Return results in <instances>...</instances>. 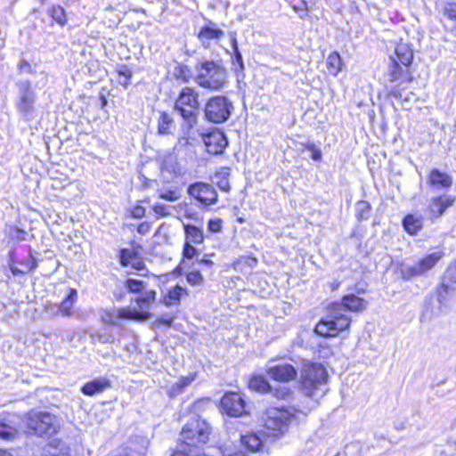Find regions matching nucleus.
<instances>
[{
	"label": "nucleus",
	"mask_w": 456,
	"mask_h": 456,
	"mask_svg": "<svg viewBox=\"0 0 456 456\" xmlns=\"http://www.w3.org/2000/svg\"><path fill=\"white\" fill-rule=\"evenodd\" d=\"M367 305L363 298L354 294L343 297L341 302L331 305L329 315L316 325L315 333L322 337L337 336L350 326L351 318L346 314V312H362Z\"/></svg>",
	"instance_id": "obj_1"
},
{
	"label": "nucleus",
	"mask_w": 456,
	"mask_h": 456,
	"mask_svg": "<svg viewBox=\"0 0 456 456\" xmlns=\"http://www.w3.org/2000/svg\"><path fill=\"white\" fill-rule=\"evenodd\" d=\"M195 82L211 91L224 89L228 83V73L222 61H200L195 66Z\"/></svg>",
	"instance_id": "obj_2"
},
{
	"label": "nucleus",
	"mask_w": 456,
	"mask_h": 456,
	"mask_svg": "<svg viewBox=\"0 0 456 456\" xmlns=\"http://www.w3.org/2000/svg\"><path fill=\"white\" fill-rule=\"evenodd\" d=\"M413 60V52L410 45L405 43H399L395 48L394 55H390L389 66L387 77L391 83L397 86L410 83L412 76L410 71V65Z\"/></svg>",
	"instance_id": "obj_3"
},
{
	"label": "nucleus",
	"mask_w": 456,
	"mask_h": 456,
	"mask_svg": "<svg viewBox=\"0 0 456 456\" xmlns=\"http://www.w3.org/2000/svg\"><path fill=\"white\" fill-rule=\"evenodd\" d=\"M328 373L320 363L305 362L300 376L302 393L314 399L322 397L327 392Z\"/></svg>",
	"instance_id": "obj_4"
},
{
	"label": "nucleus",
	"mask_w": 456,
	"mask_h": 456,
	"mask_svg": "<svg viewBox=\"0 0 456 456\" xmlns=\"http://www.w3.org/2000/svg\"><path fill=\"white\" fill-rule=\"evenodd\" d=\"M211 434V428L209 424L202 419L200 417L196 416L192 418L183 428L181 432L182 444L178 450H194L193 447L200 446L206 444Z\"/></svg>",
	"instance_id": "obj_5"
},
{
	"label": "nucleus",
	"mask_w": 456,
	"mask_h": 456,
	"mask_svg": "<svg viewBox=\"0 0 456 456\" xmlns=\"http://www.w3.org/2000/svg\"><path fill=\"white\" fill-rule=\"evenodd\" d=\"M199 93L191 87H184L175 103V110L192 126L197 120L199 110Z\"/></svg>",
	"instance_id": "obj_6"
},
{
	"label": "nucleus",
	"mask_w": 456,
	"mask_h": 456,
	"mask_svg": "<svg viewBox=\"0 0 456 456\" xmlns=\"http://www.w3.org/2000/svg\"><path fill=\"white\" fill-rule=\"evenodd\" d=\"M27 426L37 436H53L61 428L60 419L46 411H30Z\"/></svg>",
	"instance_id": "obj_7"
},
{
	"label": "nucleus",
	"mask_w": 456,
	"mask_h": 456,
	"mask_svg": "<svg viewBox=\"0 0 456 456\" xmlns=\"http://www.w3.org/2000/svg\"><path fill=\"white\" fill-rule=\"evenodd\" d=\"M233 110V104L229 98L224 95H216L207 101L204 115L208 121L221 124L229 119Z\"/></svg>",
	"instance_id": "obj_8"
},
{
	"label": "nucleus",
	"mask_w": 456,
	"mask_h": 456,
	"mask_svg": "<svg viewBox=\"0 0 456 456\" xmlns=\"http://www.w3.org/2000/svg\"><path fill=\"white\" fill-rule=\"evenodd\" d=\"M291 418V413L284 408L271 407L265 411L262 420L264 426L276 436V433H284L288 430Z\"/></svg>",
	"instance_id": "obj_9"
},
{
	"label": "nucleus",
	"mask_w": 456,
	"mask_h": 456,
	"mask_svg": "<svg viewBox=\"0 0 456 456\" xmlns=\"http://www.w3.org/2000/svg\"><path fill=\"white\" fill-rule=\"evenodd\" d=\"M36 94L31 90L28 82L24 84L20 92V101L17 103V109L20 115L28 121L36 118Z\"/></svg>",
	"instance_id": "obj_10"
},
{
	"label": "nucleus",
	"mask_w": 456,
	"mask_h": 456,
	"mask_svg": "<svg viewBox=\"0 0 456 456\" xmlns=\"http://www.w3.org/2000/svg\"><path fill=\"white\" fill-rule=\"evenodd\" d=\"M188 193L205 206H210L217 201V192L214 187L205 183H196L188 188Z\"/></svg>",
	"instance_id": "obj_11"
},
{
	"label": "nucleus",
	"mask_w": 456,
	"mask_h": 456,
	"mask_svg": "<svg viewBox=\"0 0 456 456\" xmlns=\"http://www.w3.org/2000/svg\"><path fill=\"white\" fill-rule=\"evenodd\" d=\"M149 317L146 312H138L135 309L129 307L120 308L113 312H106L102 315V321L105 323L118 326L120 325L121 320L131 319V320H145Z\"/></svg>",
	"instance_id": "obj_12"
},
{
	"label": "nucleus",
	"mask_w": 456,
	"mask_h": 456,
	"mask_svg": "<svg viewBox=\"0 0 456 456\" xmlns=\"http://www.w3.org/2000/svg\"><path fill=\"white\" fill-rule=\"evenodd\" d=\"M224 412L232 417H239L246 413L245 401L238 393L225 394L221 400Z\"/></svg>",
	"instance_id": "obj_13"
},
{
	"label": "nucleus",
	"mask_w": 456,
	"mask_h": 456,
	"mask_svg": "<svg viewBox=\"0 0 456 456\" xmlns=\"http://www.w3.org/2000/svg\"><path fill=\"white\" fill-rule=\"evenodd\" d=\"M203 142L207 151L214 155L223 153L224 149L228 146V140L225 134L220 130H214L204 135Z\"/></svg>",
	"instance_id": "obj_14"
},
{
	"label": "nucleus",
	"mask_w": 456,
	"mask_h": 456,
	"mask_svg": "<svg viewBox=\"0 0 456 456\" xmlns=\"http://www.w3.org/2000/svg\"><path fill=\"white\" fill-rule=\"evenodd\" d=\"M224 35V32L215 22L209 21L200 28L198 38L205 48H209L213 44L218 43Z\"/></svg>",
	"instance_id": "obj_15"
},
{
	"label": "nucleus",
	"mask_w": 456,
	"mask_h": 456,
	"mask_svg": "<svg viewBox=\"0 0 456 456\" xmlns=\"http://www.w3.org/2000/svg\"><path fill=\"white\" fill-rule=\"evenodd\" d=\"M266 371L272 379L280 382L294 380L297 375V370L289 363L271 366Z\"/></svg>",
	"instance_id": "obj_16"
},
{
	"label": "nucleus",
	"mask_w": 456,
	"mask_h": 456,
	"mask_svg": "<svg viewBox=\"0 0 456 456\" xmlns=\"http://www.w3.org/2000/svg\"><path fill=\"white\" fill-rule=\"evenodd\" d=\"M455 198L452 196L444 195L433 198L428 207V210L432 218L440 217L448 208L453 205Z\"/></svg>",
	"instance_id": "obj_17"
},
{
	"label": "nucleus",
	"mask_w": 456,
	"mask_h": 456,
	"mask_svg": "<svg viewBox=\"0 0 456 456\" xmlns=\"http://www.w3.org/2000/svg\"><path fill=\"white\" fill-rule=\"evenodd\" d=\"M16 417L14 415H7L0 417V437L5 440H11L15 437L18 433Z\"/></svg>",
	"instance_id": "obj_18"
},
{
	"label": "nucleus",
	"mask_w": 456,
	"mask_h": 456,
	"mask_svg": "<svg viewBox=\"0 0 456 456\" xmlns=\"http://www.w3.org/2000/svg\"><path fill=\"white\" fill-rule=\"evenodd\" d=\"M428 183L435 190L447 189L452 185V178L444 172L433 169L428 176Z\"/></svg>",
	"instance_id": "obj_19"
},
{
	"label": "nucleus",
	"mask_w": 456,
	"mask_h": 456,
	"mask_svg": "<svg viewBox=\"0 0 456 456\" xmlns=\"http://www.w3.org/2000/svg\"><path fill=\"white\" fill-rule=\"evenodd\" d=\"M110 387V380L106 378L101 377L85 384L82 387V392L86 395L92 396L103 392Z\"/></svg>",
	"instance_id": "obj_20"
},
{
	"label": "nucleus",
	"mask_w": 456,
	"mask_h": 456,
	"mask_svg": "<svg viewBox=\"0 0 456 456\" xmlns=\"http://www.w3.org/2000/svg\"><path fill=\"white\" fill-rule=\"evenodd\" d=\"M403 225L409 234H416L423 227V217L417 214H409L403 220Z\"/></svg>",
	"instance_id": "obj_21"
},
{
	"label": "nucleus",
	"mask_w": 456,
	"mask_h": 456,
	"mask_svg": "<svg viewBox=\"0 0 456 456\" xmlns=\"http://www.w3.org/2000/svg\"><path fill=\"white\" fill-rule=\"evenodd\" d=\"M136 295L137 297L134 298V301L140 309H144L149 308L154 303L157 293L154 289L147 287L143 291Z\"/></svg>",
	"instance_id": "obj_22"
},
{
	"label": "nucleus",
	"mask_w": 456,
	"mask_h": 456,
	"mask_svg": "<svg viewBox=\"0 0 456 456\" xmlns=\"http://www.w3.org/2000/svg\"><path fill=\"white\" fill-rule=\"evenodd\" d=\"M187 295V291L183 287L176 285L167 291L164 297V304L167 306L176 305L180 303L181 298Z\"/></svg>",
	"instance_id": "obj_23"
},
{
	"label": "nucleus",
	"mask_w": 456,
	"mask_h": 456,
	"mask_svg": "<svg viewBox=\"0 0 456 456\" xmlns=\"http://www.w3.org/2000/svg\"><path fill=\"white\" fill-rule=\"evenodd\" d=\"M77 299V291L75 289H69V294L62 300V302L59 305L58 310L64 316H69L71 314V309Z\"/></svg>",
	"instance_id": "obj_24"
},
{
	"label": "nucleus",
	"mask_w": 456,
	"mask_h": 456,
	"mask_svg": "<svg viewBox=\"0 0 456 456\" xmlns=\"http://www.w3.org/2000/svg\"><path fill=\"white\" fill-rule=\"evenodd\" d=\"M195 379V374H191L187 377H182L177 382L173 384L168 388V395L170 397H175L180 395L183 390L188 387Z\"/></svg>",
	"instance_id": "obj_25"
},
{
	"label": "nucleus",
	"mask_w": 456,
	"mask_h": 456,
	"mask_svg": "<svg viewBox=\"0 0 456 456\" xmlns=\"http://www.w3.org/2000/svg\"><path fill=\"white\" fill-rule=\"evenodd\" d=\"M186 242L200 244L204 240V235L201 229L191 224H184Z\"/></svg>",
	"instance_id": "obj_26"
},
{
	"label": "nucleus",
	"mask_w": 456,
	"mask_h": 456,
	"mask_svg": "<svg viewBox=\"0 0 456 456\" xmlns=\"http://www.w3.org/2000/svg\"><path fill=\"white\" fill-rule=\"evenodd\" d=\"M443 251H436L422 258L418 264L419 265L423 273L432 269L437 262L444 256Z\"/></svg>",
	"instance_id": "obj_27"
},
{
	"label": "nucleus",
	"mask_w": 456,
	"mask_h": 456,
	"mask_svg": "<svg viewBox=\"0 0 456 456\" xmlns=\"http://www.w3.org/2000/svg\"><path fill=\"white\" fill-rule=\"evenodd\" d=\"M452 286L443 281L442 284L436 290V297L439 303V310L447 305L448 299L452 293Z\"/></svg>",
	"instance_id": "obj_28"
},
{
	"label": "nucleus",
	"mask_w": 456,
	"mask_h": 456,
	"mask_svg": "<svg viewBox=\"0 0 456 456\" xmlns=\"http://www.w3.org/2000/svg\"><path fill=\"white\" fill-rule=\"evenodd\" d=\"M327 69L332 76H337L342 69V61L338 53L333 52L327 57Z\"/></svg>",
	"instance_id": "obj_29"
},
{
	"label": "nucleus",
	"mask_w": 456,
	"mask_h": 456,
	"mask_svg": "<svg viewBox=\"0 0 456 456\" xmlns=\"http://www.w3.org/2000/svg\"><path fill=\"white\" fill-rule=\"evenodd\" d=\"M248 387L251 390L266 393L272 391V387L268 381L261 375L253 376L248 382Z\"/></svg>",
	"instance_id": "obj_30"
},
{
	"label": "nucleus",
	"mask_w": 456,
	"mask_h": 456,
	"mask_svg": "<svg viewBox=\"0 0 456 456\" xmlns=\"http://www.w3.org/2000/svg\"><path fill=\"white\" fill-rule=\"evenodd\" d=\"M242 444L251 452H257L262 448L263 443L256 434H247L241 436Z\"/></svg>",
	"instance_id": "obj_31"
},
{
	"label": "nucleus",
	"mask_w": 456,
	"mask_h": 456,
	"mask_svg": "<svg viewBox=\"0 0 456 456\" xmlns=\"http://www.w3.org/2000/svg\"><path fill=\"white\" fill-rule=\"evenodd\" d=\"M124 286L129 293L139 294L148 287V284L142 280L128 278Z\"/></svg>",
	"instance_id": "obj_32"
},
{
	"label": "nucleus",
	"mask_w": 456,
	"mask_h": 456,
	"mask_svg": "<svg viewBox=\"0 0 456 456\" xmlns=\"http://www.w3.org/2000/svg\"><path fill=\"white\" fill-rule=\"evenodd\" d=\"M230 37H231V44H232V47L233 50V55H234L233 62L235 65H238L240 70H243L244 69L243 59H242V55L238 48V44H237V39H236L235 34L231 33Z\"/></svg>",
	"instance_id": "obj_33"
},
{
	"label": "nucleus",
	"mask_w": 456,
	"mask_h": 456,
	"mask_svg": "<svg viewBox=\"0 0 456 456\" xmlns=\"http://www.w3.org/2000/svg\"><path fill=\"white\" fill-rule=\"evenodd\" d=\"M401 273H402V277L404 280H410L412 277L424 274L423 271L421 270V268L418 263L411 266H408V265L404 266L402 269Z\"/></svg>",
	"instance_id": "obj_34"
},
{
	"label": "nucleus",
	"mask_w": 456,
	"mask_h": 456,
	"mask_svg": "<svg viewBox=\"0 0 456 456\" xmlns=\"http://www.w3.org/2000/svg\"><path fill=\"white\" fill-rule=\"evenodd\" d=\"M443 281L456 289V260L446 269Z\"/></svg>",
	"instance_id": "obj_35"
},
{
	"label": "nucleus",
	"mask_w": 456,
	"mask_h": 456,
	"mask_svg": "<svg viewBox=\"0 0 456 456\" xmlns=\"http://www.w3.org/2000/svg\"><path fill=\"white\" fill-rule=\"evenodd\" d=\"M172 125V118L167 113L163 112L159 121V132L162 134H169Z\"/></svg>",
	"instance_id": "obj_36"
},
{
	"label": "nucleus",
	"mask_w": 456,
	"mask_h": 456,
	"mask_svg": "<svg viewBox=\"0 0 456 456\" xmlns=\"http://www.w3.org/2000/svg\"><path fill=\"white\" fill-rule=\"evenodd\" d=\"M229 173L227 170H223L215 175V179L216 180L217 186L224 191H228L230 190V184L228 181Z\"/></svg>",
	"instance_id": "obj_37"
},
{
	"label": "nucleus",
	"mask_w": 456,
	"mask_h": 456,
	"mask_svg": "<svg viewBox=\"0 0 456 456\" xmlns=\"http://www.w3.org/2000/svg\"><path fill=\"white\" fill-rule=\"evenodd\" d=\"M269 393H272L276 398L282 400L290 398L292 395V391L289 387L281 385H279L273 388L272 387V391H269Z\"/></svg>",
	"instance_id": "obj_38"
},
{
	"label": "nucleus",
	"mask_w": 456,
	"mask_h": 456,
	"mask_svg": "<svg viewBox=\"0 0 456 456\" xmlns=\"http://www.w3.org/2000/svg\"><path fill=\"white\" fill-rule=\"evenodd\" d=\"M52 18L61 25H64L67 21L64 9L58 5L53 6L50 11Z\"/></svg>",
	"instance_id": "obj_39"
},
{
	"label": "nucleus",
	"mask_w": 456,
	"mask_h": 456,
	"mask_svg": "<svg viewBox=\"0 0 456 456\" xmlns=\"http://www.w3.org/2000/svg\"><path fill=\"white\" fill-rule=\"evenodd\" d=\"M137 256V253L132 249H122L120 252V264L123 266H128Z\"/></svg>",
	"instance_id": "obj_40"
},
{
	"label": "nucleus",
	"mask_w": 456,
	"mask_h": 456,
	"mask_svg": "<svg viewBox=\"0 0 456 456\" xmlns=\"http://www.w3.org/2000/svg\"><path fill=\"white\" fill-rule=\"evenodd\" d=\"M118 82L122 86H126L128 85L129 80L132 76L131 70L127 67L124 66L120 69L118 70Z\"/></svg>",
	"instance_id": "obj_41"
},
{
	"label": "nucleus",
	"mask_w": 456,
	"mask_h": 456,
	"mask_svg": "<svg viewBox=\"0 0 456 456\" xmlns=\"http://www.w3.org/2000/svg\"><path fill=\"white\" fill-rule=\"evenodd\" d=\"M153 210L156 215L161 217L169 216L172 215L171 208L167 205L157 203L153 206Z\"/></svg>",
	"instance_id": "obj_42"
},
{
	"label": "nucleus",
	"mask_w": 456,
	"mask_h": 456,
	"mask_svg": "<svg viewBox=\"0 0 456 456\" xmlns=\"http://www.w3.org/2000/svg\"><path fill=\"white\" fill-rule=\"evenodd\" d=\"M159 198L168 201H175L180 198V194L173 190L162 191L159 192Z\"/></svg>",
	"instance_id": "obj_43"
},
{
	"label": "nucleus",
	"mask_w": 456,
	"mask_h": 456,
	"mask_svg": "<svg viewBox=\"0 0 456 456\" xmlns=\"http://www.w3.org/2000/svg\"><path fill=\"white\" fill-rule=\"evenodd\" d=\"M187 281L191 285H200L203 277L199 271H192L187 274Z\"/></svg>",
	"instance_id": "obj_44"
},
{
	"label": "nucleus",
	"mask_w": 456,
	"mask_h": 456,
	"mask_svg": "<svg viewBox=\"0 0 456 456\" xmlns=\"http://www.w3.org/2000/svg\"><path fill=\"white\" fill-rule=\"evenodd\" d=\"M22 265H23V269H24L25 273H29L37 268V262L36 258H34V256L31 254H29L27 260L24 263H22Z\"/></svg>",
	"instance_id": "obj_45"
},
{
	"label": "nucleus",
	"mask_w": 456,
	"mask_h": 456,
	"mask_svg": "<svg viewBox=\"0 0 456 456\" xmlns=\"http://www.w3.org/2000/svg\"><path fill=\"white\" fill-rule=\"evenodd\" d=\"M191 244L192 243H189V242L185 241L183 250V256L188 259L193 258L198 253V250Z\"/></svg>",
	"instance_id": "obj_46"
},
{
	"label": "nucleus",
	"mask_w": 456,
	"mask_h": 456,
	"mask_svg": "<svg viewBox=\"0 0 456 456\" xmlns=\"http://www.w3.org/2000/svg\"><path fill=\"white\" fill-rule=\"evenodd\" d=\"M94 343H113L114 337L111 334H95L92 336Z\"/></svg>",
	"instance_id": "obj_47"
},
{
	"label": "nucleus",
	"mask_w": 456,
	"mask_h": 456,
	"mask_svg": "<svg viewBox=\"0 0 456 456\" xmlns=\"http://www.w3.org/2000/svg\"><path fill=\"white\" fill-rule=\"evenodd\" d=\"M223 221L220 218L211 219L208 222V230L212 232H219L222 230Z\"/></svg>",
	"instance_id": "obj_48"
},
{
	"label": "nucleus",
	"mask_w": 456,
	"mask_h": 456,
	"mask_svg": "<svg viewBox=\"0 0 456 456\" xmlns=\"http://www.w3.org/2000/svg\"><path fill=\"white\" fill-rule=\"evenodd\" d=\"M306 149L312 152L311 158L314 161H320L322 159V151L320 149L316 148L314 143H308Z\"/></svg>",
	"instance_id": "obj_49"
},
{
	"label": "nucleus",
	"mask_w": 456,
	"mask_h": 456,
	"mask_svg": "<svg viewBox=\"0 0 456 456\" xmlns=\"http://www.w3.org/2000/svg\"><path fill=\"white\" fill-rule=\"evenodd\" d=\"M370 208V204L367 201H358L357 203V210L359 211V216L362 219L367 218L364 214L367 213Z\"/></svg>",
	"instance_id": "obj_50"
},
{
	"label": "nucleus",
	"mask_w": 456,
	"mask_h": 456,
	"mask_svg": "<svg viewBox=\"0 0 456 456\" xmlns=\"http://www.w3.org/2000/svg\"><path fill=\"white\" fill-rule=\"evenodd\" d=\"M145 215V208L140 205L134 206L131 210V216L134 218H142Z\"/></svg>",
	"instance_id": "obj_51"
},
{
	"label": "nucleus",
	"mask_w": 456,
	"mask_h": 456,
	"mask_svg": "<svg viewBox=\"0 0 456 456\" xmlns=\"http://www.w3.org/2000/svg\"><path fill=\"white\" fill-rule=\"evenodd\" d=\"M28 233L19 228H15L12 233V237L19 241L25 240Z\"/></svg>",
	"instance_id": "obj_52"
},
{
	"label": "nucleus",
	"mask_w": 456,
	"mask_h": 456,
	"mask_svg": "<svg viewBox=\"0 0 456 456\" xmlns=\"http://www.w3.org/2000/svg\"><path fill=\"white\" fill-rule=\"evenodd\" d=\"M58 306L59 305L57 304L47 303V305L45 307V312L50 315H56L60 313V311L58 310Z\"/></svg>",
	"instance_id": "obj_53"
},
{
	"label": "nucleus",
	"mask_w": 456,
	"mask_h": 456,
	"mask_svg": "<svg viewBox=\"0 0 456 456\" xmlns=\"http://www.w3.org/2000/svg\"><path fill=\"white\" fill-rule=\"evenodd\" d=\"M151 229V225L149 222H142L141 223L138 227H137V232L140 233V234H146L148 233Z\"/></svg>",
	"instance_id": "obj_54"
},
{
	"label": "nucleus",
	"mask_w": 456,
	"mask_h": 456,
	"mask_svg": "<svg viewBox=\"0 0 456 456\" xmlns=\"http://www.w3.org/2000/svg\"><path fill=\"white\" fill-rule=\"evenodd\" d=\"M444 12L450 19L456 20V4L448 5Z\"/></svg>",
	"instance_id": "obj_55"
},
{
	"label": "nucleus",
	"mask_w": 456,
	"mask_h": 456,
	"mask_svg": "<svg viewBox=\"0 0 456 456\" xmlns=\"http://www.w3.org/2000/svg\"><path fill=\"white\" fill-rule=\"evenodd\" d=\"M129 265L138 271H142L145 268L143 262L138 257V256L134 259V261Z\"/></svg>",
	"instance_id": "obj_56"
},
{
	"label": "nucleus",
	"mask_w": 456,
	"mask_h": 456,
	"mask_svg": "<svg viewBox=\"0 0 456 456\" xmlns=\"http://www.w3.org/2000/svg\"><path fill=\"white\" fill-rule=\"evenodd\" d=\"M19 69H20V71L29 70L30 69V64L27 61L22 60L19 63Z\"/></svg>",
	"instance_id": "obj_57"
},
{
	"label": "nucleus",
	"mask_w": 456,
	"mask_h": 456,
	"mask_svg": "<svg viewBox=\"0 0 456 456\" xmlns=\"http://www.w3.org/2000/svg\"><path fill=\"white\" fill-rule=\"evenodd\" d=\"M390 94L393 95L395 98H401L402 97L401 91L397 87V86L391 89Z\"/></svg>",
	"instance_id": "obj_58"
},
{
	"label": "nucleus",
	"mask_w": 456,
	"mask_h": 456,
	"mask_svg": "<svg viewBox=\"0 0 456 456\" xmlns=\"http://www.w3.org/2000/svg\"><path fill=\"white\" fill-rule=\"evenodd\" d=\"M11 271H12V274H14V275L26 273L24 269H19L18 267L13 266V265H11Z\"/></svg>",
	"instance_id": "obj_59"
},
{
	"label": "nucleus",
	"mask_w": 456,
	"mask_h": 456,
	"mask_svg": "<svg viewBox=\"0 0 456 456\" xmlns=\"http://www.w3.org/2000/svg\"><path fill=\"white\" fill-rule=\"evenodd\" d=\"M294 9L296 11L304 10V9L307 10L306 3L303 1L302 2V6H294Z\"/></svg>",
	"instance_id": "obj_60"
},
{
	"label": "nucleus",
	"mask_w": 456,
	"mask_h": 456,
	"mask_svg": "<svg viewBox=\"0 0 456 456\" xmlns=\"http://www.w3.org/2000/svg\"><path fill=\"white\" fill-rule=\"evenodd\" d=\"M0 456H12V455L7 451L0 449Z\"/></svg>",
	"instance_id": "obj_61"
},
{
	"label": "nucleus",
	"mask_w": 456,
	"mask_h": 456,
	"mask_svg": "<svg viewBox=\"0 0 456 456\" xmlns=\"http://www.w3.org/2000/svg\"><path fill=\"white\" fill-rule=\"evenodd\" d=\"M200 262L205 264V265H213V262L211 260H209V259H202Z\"/></svg>",
	"instance_id": "obj_62"
},
{
	"label": "nucleus",
	"mask_w": 456,
	"mask_h": 456,
	"mask_svg": "<svg viewBox=\"0 0 456 456\" xmlns=\"http://www.w3.org/2000/svg\"><path fill=\"white\" fill-rule=\"evenodd\" d=\"M161 322H164V323H166V324H167V325H171V323H172V319H170V318H168V319H164V318H162V319H161Z\"/></svg>",
	"instance_id": "obj_63"
},
{
	"label": "nucleus",
	"mask_w": 456,
	"mask_h": 456,
	"mask_svg": "<svg viewBox=\"0 0 456 456\" xmlns=\"http://www.w3.org/2000/svg\"><path fill=\"white\" fill-rule=\"evenodd\" d=\"M167 158H168V159H175V158H174V156H173V154H169V155L167 156Z\"/></svg>",
	"instance_id": "obj_64"
}]
</instances>
